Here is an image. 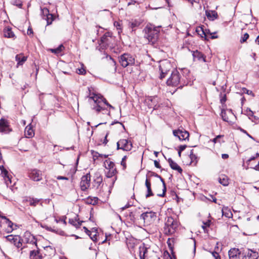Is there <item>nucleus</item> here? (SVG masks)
Here are the masks:
<instances>
[{
  "mask_svg": "<svg viewBox=\"0 0 259 259\" xmlns=\"http://www.w3.org/2000/svg\"><path fill=\"white\" fill-rule=\"evenodd\" d=\"M89 99L92 100L94 102L93 104H92V109L97 113L103 111L104 114L109 115L110 111L106 108V106L110 108L114 109V107L109 104L101 95L93 93L90 94Z\"/></svg>",
  "mask_w": 259,
  "mask_h": 259,
  "instance_id": "obj_1",
  "label": "nucleus"
},
{
  "mask_svg": "<svg viewBox=\"0 0 259 259\" xmlns=\"http://www.w3.org/2000/svg\"><path fill=\"white\" fill-rule=\"evenodd\" d=\"M185 78H186V77H181L178 70H175L171 72L170 76L167 80L166 83L169 86L182 88L187 84Z\"/></svg>",
  "mask_w": 259,
  "mask_h": 259,
  "instance_id": "obj_2",
  "label": "nucleus"
},
{
  "mask_svg": "<svg viewBox=\"0 0 259 259\" xmlns=\"http://www.w3.org/2000/svg\"><path fill=\"white\" fill-rule=\"evenodd\" d=\"M179 226L178 222L171 217H168L165 221L163 232L165 235H171L175 233Z\"/></svg>",
  "mask_w": 259,
  "mask_h": 259,
  "instance_id": "obj_3",
  "label": "nucleus"
},
{
  "mask_svg": "<svg viewBox=\"0 0 259 259\" xmlns=\"http://www.w3.org/2000/svg\"><path fill=\"white\" fill-rule=\"evenodd\" d=\"M156 218V213L153 211H147L141 214L140 218L138 220L140 224H143L144 226H148L154 223Z\"/></svg>",
  "mask_w": 259,
  "mask_h": 259,
  "instance_id": "obj_4",
  "label": "nucleus"
},
{
  "mask_svg": "<svg viewBox=\"0 0 259 259\" xmlns=\"http://www.w3.org/2000/svg\"><path fill=\"white\" fill-rule=\"evenodd\" d=\"M119 62L123 67H126L133 65L135 63V59L132 55L125 53L120 56Z\"/></svg>",
  "mask_w": 259,
  "mask_h": 259,
  "instance_id": "obj_5",
  "label": "nucleus"
},
{
  "mask_svg": "<svg viewBox=\"0 0 259 259\" xmlns=\"http://www.w3.org/2000/svg\"><path fill=\"white\" fill-rule=\"evenodd\" d=\"M6 239L8 242L13 244L17 248H21V250L25 247H22V239L19 235H9L6 237Z\"/></svg>",
  "mask_w": 259,
  "mask_h": 259,
  "instance_id": "obj_6",
  "label": "nucleus"
},
{
  "mask_svg": "<svg viewBox=\"0 0 259 259\" xmlns=\"http://www.w3.org/2000/svg\"><path fill=\"white\" fill-rule=\"evenodd\" d=\"M104 164L106 169L108 170L106 172L107 177L111 178L116 175L117 170L113 162L110 159H107L105 161Z\"/></svg>",
  "mask_w": 259,
  "mask_h": 259,
  "instance_id": "obj_7",
  "label": "nucleus"
},
{
  "mask_svg": "<svg viewBox=\"0 0 259 259\" xmlns=\"http://www.w3.org/2000/svg\"><path fill=\"white\" fill-rule=\"evenodd\" d=\"M171 68L170 63L166 60L162 61L160 62L159 70L160 71V79L165 77V75L170 71Z\"/></svg>",
  "mask_w": 259,
  "mask_h": 259,
  "instance_id": "obj_8",
  "label": "nucleus"
},
{
  "mask_svg": "<svg viewBox=\"0 0 259 259\" xmlns=\"http://www.w3.org/2000/svg\"><path fill=\"white\" fill-rule=\"evenodd\" d=\"M229 259H245L246 254L242 253L238 249L236 248H231L228 252Z\"/></svg>",
  "mask_w": 259,
  "mask_h": 259,
  "instance_id": "obj_9",
  "label": "nucleus"
},
{
  "mask_svg": "<svg viewBox=\"0 0 259 259\" xmlns=\"http://www.w3.org/2000/svg\"><path fill=\"white\" fill-rule=\"evenodd\" d=\"M133 145L130 141L126 139H121L117 143V149H122L124 151H130Z\"/></svg>",
  "mask_w": 259,
  "mask_h": 259,
  "instance_id": "obj_10",
  "label": "nucleus"
},
{
  "mask_svg": "<svg viewBox=\"0 0 259 259\" xmlns=\"http://www.w3.org/2000/svg\"><path fill=\"white\" fill-rule=\"evenodd\" d=\"M0 170H1V176L3 178V180L7 187H12V176L9 174L8 171L5 168L3 165L0 166Z\"/></svg>",
  "mask_w": 259,
  "mask_h": 259,
  "instance_id": "obj_11",
  "label": "nucleus"
},
{
  "mask_svg": "<svg viewBox=\"0 0 259 259\" xmlns=\"http://www.w3.org/2000/svg\"><path fill=\"white\" fill-rule=\"evenodd\" d=\"M91 184V175L87 174L82 176L80 182V187L82 191H86L90 186Z\"/></svg>",
  "mask_w": 259,
  "mask_h": 259,
  "instance_id": "obj_12",
  "label": "nucleus"
},
{
  "mask_svg": "<svg viewBox=\"0 0 259 259\" xmlns=\"http://www.w3.org/2000/svg\"><path fill=\"white\" fill-rule=\"evenodd\" d=\"M29 178L34 181H40L42 179L41 171L37 169H32L28 171Z\"/></svg>",
  "mask_w": 259,
  "mask_h": 259,
  "instance_id": "obj_13",
  "label": "nucleus"
},
{
  "mask_svg": "<svg viewBox=\"0 0 259 259\" xmlns=\"http://www.w3.org/2000/svg\"><path fill=\"white\" fill-rule=\"evenodd\" d=\"M173 134L175 137H177L180 141H184L188 139L189 134L186 131L180 130L173 131Z\"/></svg>",
  "mask_w": 259,
  "mask_h": 259,
  "instance_id": "obj_14",
  "label": "nucleus"
},
{
  "mask_svg": "<svg viewBox=\"0 0 259 259\" xmlns=\"http://www.w3.org/2000/svg\"><path fill=\"white\" fill-rule=\"evenodd\" d=\"M221 115L224 121L229 122L230 118L233 117L234 114L231 109H222Z\"/></svg>",
  "mask_w": 259,
  "mask_h": 259,
  "instance_id": "obj_15",
  "label": "nucleus"
},
{
  "mask_svg": "<svg viewBox=\"0 0 259 259\" xmlns=\"http://www.w3.org/2000/svg\"><path fill=\"white\" fill-rule=\"evenodd\" d=\"M142 22V20L141 19H132L127 20V25L132 29V31H135L136 28L138 27Z\"/></svg>",
  "mask_w": 259,
  "mask_h": 259,
  "instance_id": "obj_16",
  "label": "nucleus"
},
{
  "mask_svg": "<svg viewBox=\"0 0 259 259\" xmlns=\"http://www.w3.org/2000/svg\"><path fill=\"white\" fill-rule=\"evenodd\" d=\"M147 175L148 176H149V177H157V178H158L160 179V180L162 182V185H163L162 193L160 194H157V195L159 197H164L165 195V192H166V185H165V183L164 182V180L161 177V176H160L158 174H156L155 172H154L152 171H149L148 174Z\"/></svg>",
  "mask_w": 259,
  "mask_h": 259,
  "instance_id": "obj_17",
  "label": "nucleus"
},
{
  "mask_svg": "<svg viewBox=\"0 0 259 259\" xmlns=\"http://www.w3.org/2000/svg\"><path fill=\"white\" fill-rule=\"evenodd\" d=\"M157 37V33H145L144 36V42H151L153 44L156 41Z\"/></svg>",
  "mask_w": 259,
  "mask_h": 259,
  "instance_id": "obj_18",
  "label": "nucleus"
},
{
  "mask_svg": "<svg viewBox=\"0 0 259 259\" xmlns=\"http://www.w3.org/2000/svg\"><path fill=\"white\" fill-rule=\"evenodd\" d=\"M145 102L148 104L149 108H153L154 109H156L158 102L157 97H148L146 99Z\"/></svg>",
  "mask_w": 259,
  "mask_h": 259,
  "instance_id": "obj_19",
  "label": "nucleus"
},
{
  "mask_svg": "<svg viewBox=\"0 0 259 259\" xmlns=\"http://www.w3.org/2000/svg\"><path fill=\"white\" fill-rule=\"evenodd\" d=\"M24 237L27 243H29L33 245H34L35 248L37 249L36 240L35 238V237L30 234V232H25L24 234Z\"/></svg>",
  "mask_w": 259,
  "mask_h": 259,
  "instance_id": "obj_20",
  "label": "nucleus"
},
{
  "mask_svg": "<svg viewBox=\"0 0 259 259\" xmlns=\"http://www.w3.org/2000/svg\"><path fill=\"white\" fill-rule=\"evenodd\" d=\"M139 209H135L134 210L131 211L128 213V219L133 223H136L138 214L140 213L139 212Z\"/></svg>",
  "mask_w": 259,
  "mask_h": 259,
  "instance_id": "obj_21",
  "label": "nucleus"
},
{
  "mask_svg": "<svg viewBox=\"0 0 259 259\" xmlns=\"http://www.w3.org/2000/svg\"><path fill=\"white\" fill-rule=\"evenodd\" d=\"M148 252V248L144 243L139 247V254L140 259H145L146 254Z\"/></svg>",
  "mask_w": 259,
  "mask_h": 259,
  "instance_id": "obj_22",
  "label": "nucleus"
},
{
  "mask_svg": "<svg viewBox=\"0 0 259 259\" xmlns=\"http://www.w3.org/2000/svg\"><path fill=\"white\" fill-rule=\"evenodd\" d=\"M198 36L206 40L209 39H215L218 37L217 33H197Z\"/></svg>",
  "mask_w": 259,
  "mask_h": 259,
  "instance_id": "obj_23",
  "label": "nucleus"
},
{
  "mask_svg": "<svg viewBox=\"0 0 259 259\" xmlns=\"http://www.w3.org/2000/svg\"><path fill=\"white\" fill-rule=\"evenodd\" d=\"M193 58L194 61L198 60V61H202L203 62H205V58L203 55V54L199 52L198 51L196 50L193 52L192 54Z\"/></svg>",
  "mask_w": 259,
  "mask_h": 259,
  "instance_id": "obj_24",
  "label": "nucleus"
},
{
  "mask_svg": "<svg viewBox=\"0 0 259 259\" xmlns=\"http://www.w3.org/2000/svg\"><path fill=\"white\" fill-rule=\"evenodd\" d=\"M145 186L147 188V193L146 194V197L148 198L149 197L152 196L153 195V193L152 191L151 188V182L150 180L148 179V176H146V179L145 181Z\"/></svg>",
  "mask_w": 259,
  "mask_h": 259,
  "instance_id": "obj_25",
  "label": "nucleus"
},
{
  "mask_svg": "<svg viewBox=\"0 0 259 259\" xmlns=\"http://www.w3.org/2000/svg\"><path fill=\"white\" fill-rule=\"evenodd\" d=\"M65 50L64 46L61 44L58 47L55 48V49H49L48 50L49 51L51 52L52 53H54L56 55H62V52Z\"/></svg>",
  "mask_w": 259,
  "mask_h": 259,
  "instance_id": "obj_26",
  "label": "nucleus"
},
{
  "mask_svg": "<svg viewBox=\"0 0 259 259\" xmlns=\"http://www.w3.org/2000/svg\"><path fill=\"white\" fill-rule=\"evenodd\" d=\"M27 57L23 56L22 54H18L15 57V60L17 61V66L22 65L27 60Z\"/></svg>",
  "mask_w": 259,
  "mask_h": 259,
  "instance_id": "obj_27",
  "label": "nucleus"
},
{
  "mask_svg": "<svg viewBox=\"0 0 259 259\" xmlns=\"http://www.w3.org/2000/svg\"><path fill=\"white\" fill-rule=\"evenodd\" d=\"M205 14L209 20L213 21L218 18L217 12L215 11L206 10Z\"/></svg>",
  "mask_w": 259,
  "mask_h": 259,
  "instance_id": "obj_28",
  "label": "nucleus"
},
{
  "mask_svg": "<svg viewBox=\"0 0 259 259\" xmlns=\"http://www.w3.org/2000/svg\"><path fill=\"white\" fill-rule=\"evenodd\" d=\"M246 254V257H247L248 259H257L258 257V252L251 249H248V252L244 253Z\"/></svg>",
  "mask_w": 259,
  "mask_h": 259,
  "instance_id": "obj_29",
  "label": "nucleus"
},
{
  "mask_svg": "<svg viewBox=\"0 0 259 259\" xmlns=\"http://www.w3.org/2000/svg\"><path fill=\"white\" fill-rule=\"evenodd\" d=\"M168 162L170 167L174 170H177L180 173L182 172V169L180 167L178 164L174 162L171 158H169L168 160Z\"/></svg>",
  "mask_w": 259,
  "mask_h": 259,
  "instance_id": "obj_30",
  "label": "nucleus"
},
{
  "mask_svg": "<svg viewBox=\"0 0 259 259\" xmlns=\"http://www.w3.org/2000/svg\"><path fill=\"white\" fill-rule=\"evenodd\" d=\"M30 259H42L41 256L40 255L39 251L35 249L31 250L30 252Z\"/></svg>",
  "mask_w": 259,
  "mask_h": 259,
  "instance_id": "obj_31",
  "label": "nucleus"
},
{
  "mask_svg": "<svg viewBox=\"0 0 259 259\" xmlns=\"http://www.w3.org/2000/svg\"><path fill=\"white\" fill-rule=\"evenodd\" d=\"M25 135L27 138L32 137L34 133L30 124L27 125L25 130Z\"/></svg>",
  "mask_w": 259,
  "mask_h": 259,
  "instance_id": "obj_32",
  "label": "nucleus"
},
{
  "mask_svg": "<svg viewBox=\"0 0 259 259\" xmlns=\"http://www.w3.org/2000/svg\"><path fill=\"white\" fill-rule=\"evenodd\" d=\"M8 128L7 121L3 118L0 120V132H6Z\"/></svg>",
  "mask_w": 259,
  "mask_h": 259,
  "instance_id": "obj_33",
  "label": "nucleus"
},
{
  "mask_svg": "<svg viewBox=\"0 0 259 259\" xmlns=\"http://www.w3.org/2000/svg\"><path fill=\"white\" fill-rule=\"evenodd\" d=\"M219 182L223 186H227L229 185V178L226 175H221L219 178Z\"/></svg>",
  "mask_w": 259,
  "mask_h": 259,
  "instance_id": "obj_34",
  "label": "nucleus"
},
{
  "mask_svg": "<svg viewBox=\"0 0 259 259\" xmlns=\"http://www.w3.org/2000/svg\"><path fill=\"white\" fill-rule=\"evenodd\" d=\"M160 26L155 27L151 24H147L145 29H147L148 32H151V31H156V32H160V30L158 29Z\"/></svg>",
  "mask_w": 259,
  "mask_h": 259,
  "instance_id": "obj_35",
  "label": "nucleus"
},
{
  "mask_svg": "<svg viewBox=\"0 0 259 259\" xmlns=\"http://www.w3.org/2000/svg\"><path fill=\"white\" fill-rule=\"evenodd\" d=\"M82 222L78 221L77 217H75V219H70L69 220V223L76 228L79 227Z\"/></svg>",
  "mask_w": 259,
  "mask_h": 259,
  "instance_id": "obj_36",
  "label": "nucleus"
},
{
  "mask_svg": "<svg viewBox=\"0 0 259 259\" xmlns=\"http://www.w3.org/2000/svg\"><path fill=\"white\" fill-rule=\"evenodd\" d=\"M189 156L191 160V163L193 165H196L197 162V157L193 153V150H191Z\"/></svg>",
  "mask_w": 259,
  "mask_h": 259,
  "instance_id": "obj_37",
  "label": "nucleus"
},
{
  "mask_svg": "<svg viewBox=\"0 0 259 259\" xmlns=\"http://www.w3.org/2000/svg\"><path fill=\"white\" fill-rule=\"evenodd\" d=\"M222 214L228 218H232L233 215L232 212L227 207L222 209Z\"/></svg>",
  "mask_w": 259,
  "mask_h": 259,
  "instance_id": "obj_38",
  "label": "nucleus"
},
{
  "mask_svg": "<svg viewBox=\"0 0 259 259\" xmlns=\"http://www.w3.org/2000/svg\"><path fill=\"white\" fill-rule=\"evenodd\" d=\"M6 223L8 226V228L7 229V232L8 233L11 232L13 230V223L9 219H7V222H6Z\"/></svg>",
  "mask_w": 259,
  "mask_h": 259,
  "instance_id": "obj_39",
  "label": "nucleus"
},
{
  "mask_svg": "<svg viewBox=\"0 0 259 259\" xmlns=\"http://www.w3.org/2000/svg\"><path fill=\"white\" fill-rule=\"evenodd\" d=\"M211 221L207 220L205 222H203V225L202 226V228L205 233H207L208 230L207 229V227H209L211 224Z\"/></svg>",
  "mask_w": 259,
  "mask_h": 259,
  "instance_id": "obj_40",
  "label": "nucleus"
},
{
  "mask_svg": "<svg viewBox=\"0 0 259 259\" xmlns=\"http://www.w3.org/2000/svg\"><path fill=\"white\" fill-rule=\"evenodd\" d=\"M44 19L47 21V25H49L51 24L54 20V16L52 14H50L45 18H44Z\"/></svg>",
  "mask_w": 259,
  "mask_h": 259,
  "instance_id": "obj_41",
  "label": "nucleus"
},
{
  "mask_svg": "<svg viewBox=\"0 0 259 259\" xmlns=\"http://www.w3.org/2000/svg\"><path fill=\"white\" fill-rule=\"evenodd\" d=\"M111 33H104V35L101 37V41L102 43H107L108 41V37H111Z\"/></svg>",
  "mask_w": 259,
  "mask_h": 259,
  "instance_id": "obj_42",
  "label": "nucleus"
},
{
  "mask_svg": "<svg viewBox=\"0 0 259 259\" xmlns=\"http://www.w3.org/2000/svg\"><path fill=\"white\" fill-rule=\"evenodd\" d=\"M98 198L96 197H94V198H92L91 197H89L87 200V202L88 204H91L92 205L96 204L98 202Z\"/></svg>",
  "mask_w": 259,
  "mask_h": 259,
  "instance_id": "obj_43",
  "label": "nucleus"
},
{
  "mask_svg": "<svg viewBox=\"0 0 259 259\" xmlns=\"http://www.w3.org/2000/svg\"><path fill=\"white\" fill-rule=\"evenodd\" d=\"M97 230H95V231H93L92 233L91 232L88 235L90 236L91 239L94 241H96L97 240Z\"/></svg>",
  "mask_w": 259,
  "mask_h": 259,
  "instance_id": "obj_44",
  "label": "nucleus"
},
{
  "mask_svg": "<svg viewBox=\"0 0 259 259\" xmlns=\"http://www.w3.org/2000/svg\"><path fill=\"white\" fill-rule=\"evenodd\" d=\"M126 245L128 248L131 250L135 247V243L132 240H128L126 242Z\"/></svg>",
  "mask_w": 259,
  "mask_h": 259,
  "instance_id": "obj_45",
  "label": "nucleus"
},
{
  "mask_svg": "<svg viewBox=\"0 0 259 259\" xmlns=\"http://www.w3.org/2000/svg\"><path fill=\"white\" fill-rule=\"evenodd\" d=\"M11 3L19 8H21L22 6V3L20 0H12Z\"/></svg>",
  "mask_w": 259,
  "mask_h": 259,
  "instance_id": "obj_46",
  "label": "nucleus"
},
{
  "mask_svg": "<svg viewBox=\"0 0 259 259\" xmlns=\"http://www.w3.org/2000/svg\"><path fill=\"white\" fill-rule=\"evenodd\" d=\"M42 15L44 17V18H45L46 16H47L49 13V10L46 8H44L41 9Z\"/></svg>",
  "mask_w": 259,
  "mask_h": 259,
  "instance_id": "obj_47",
  "label": "nucleus"
},
{
  "mask_svg": "<svg viewBox=\"0 0 259 259\" xmlns=\"http://www.w3.org/2000/svg\"><path fill=\"white\" fill-rule=\"evenodd\" d=\"M223 137V136H222V135H218L215 138H214L212 140V141L214 143H221L222 142L220 139H222Z\"/></svg>",
  "mask_w": 259,
  "mask_h": 259,
  "instance_id": "obj_48",
  "label": "nucleus"
},
{
  "mask_svg": "<svg viewBox=\"0 0 259 259\" xmlns=\"http://www.w3.org/2000/svg\"><path fill=\"white\" fill-rule=\"evenodd\" d=\"M39 202V199L32 198L30 200V205L35 206Z\"/></svg>",
  "mask_w": 259,
  "mask_h": 259,
  "instance_id": "obj_49",
  "label": "nucleus"
},
{
  "mask_svg": "<svg viewBox=\"0 0 259 259\" xmlns=\"http://www.w3.org/2000/svg\"><path fill=\"white\" fill-rule=\"evenodd\" d=\"M4 37L13 39L16 37L14 33H4Z\"/></svg>",
  "mask_w": 259,
  "mask_h": 259,
  "instance_id": "obj_50",
  "label": "nucleus"
},
{
  "mask_svg": "<svg viewBox=\"0 0 259 259\" xmlns=\"http://www.w3.org/2000/svg\"><path fill=\"white\" fill-rule=\"evenodd\" d=\"M76 73L79 74L83 75V74H85L86 71L84 68L82 67L81 68L77 69L76 70Z\"/></svg>",
  "mask_w": 259,
  "mask_h": 259,
  "instance_id": "obj_51",
  "label": "nucleus"
},
{
  "mask_svg": "<svg viewBox=\"0 0 259 259\" xmlns=\"http://www.w3.org/2000/svg\"><path fill=\"white\" fill-rule=\"evenodd\" d=\"M249 38L248 33H244L243 36H242L240 39V42L243 43L245 42Z\"/></svg>",
  "mask_w": 259,
  "mask_h": 259,
  "instance_id": "obj_52",
  "label": "nucleus"
},
{
  "mask_svg": "<svg viewBox=\"0 0 259 259\" xmlns=\"http://www.w3.org/2000/svg\"><path fill=\"white\" fill-rule=\"evenodd\" d=\"M66 217H63L62 218L60 219L59 220L56 219L55 221L57 223H58L59 222H63V223L64 225H66L67 223L66 222Z\"/></svg>",
  "mask_w": 259,
  "mask_h": 259,
  "instance_id": "obj_53",
  "label": "nucleus"
},
{
  "mask_svg": "<svg viewBox=\"0 0 259 259\" xmlns=\"http://www.w3.org/2000/svg\"><path fill=\"white\" fill-rule=\"evenodd\" d=\"M221 96H222L221 98L220 102L222 104H224L226 101V95H224L223 96L222 94H221Z\"/></svg>",
  "mask_w": 259,
  "mask_h": 259,
  "instance_id": "obj_54",
  "label": "nucleus"
},
{
  "mask_svg": "<svg viewBox=\"0 0 259 259\" xmlns=\"http://www.w3.org/2000/svg\"><path fill=\"white\" fill-rule=\"evenodd\" d=\"M246 114L249 118H250V117H252L253 116V112L251 110H250V109L248 110H246Z\"/></svg>",
  "mask_w": 259,
  "mask_h": 259,
  "instance_id": "obj_55",
  "label": "nucleus"
},
{
  "mask_svg": "<svg viewBox=\"0 0 259 259\" xmlns=\"http://www.w3.org/2000/svg\"><path fill=\"white\" fill-rule=\"evenodd\" d=\"M212 255L215 259H221L218 253L215 251H213L212 252Z\"/></svg>",
  "mask_w": 259,
  "mask_h": 259,
  "instance_id": "obj_56",
  "label": "nucleus"
},
{
  "mask_svg": "<svg viewBox=\"0 0 259 259\" xmlns=\"http://www.w3.org/2000/svg\"><path fill=\"white\" fill-rule=\"evenodd\" d=\"M110 59L111 60V65H113L114 67V71H116V68L115 67V65H116V62L115 61V60L112 59L111 57H110Z\"/></svg>",
  "mask_w": 259,
  "mask_h": 259,
  "instance_id": "obj_57",
  "label": "nucleus"
},
{
  "mask_svg": "<svg viewBox=\"0 0 259 259\" xmlns=\"http://www.w3.org/2000/svg\"><path fill=\"white\" fill-rule=\"evenodd\" d=\"M186 147L187 146L185 145H180L179 147V150H180V152H182L186 149Z\"/></svg>",
  "mask_w": 259,
  "mask_h": 259,
  "instance_id": "obj_58",
  "label": "nucleus"
},
{
  "mask_svg": "<svg viewBox=\"0 0 259 259\" xmlns=\"http://www.w3.org/2000/svg\"><path fill=\"white\" fill-rule=\"evenodd\" d=\"M57 179L59 180H68V178L66 177H63V176H58L57 177Z\"/></svg>",
  "mask_w": 259,
  "mask_h": 259,
  "instance_id": "obj_59",
  "label": "nucleus"
},
{
  "mask_svg": "<svg viewBox=\"0 0 259 259\" xmlns=\"http://www.w3.org/2000/svg\"><path fill=\"white\" fill-rule=\"evenodd\" d=\"M154 165L156 167H157L158 168H160L161 167L160 164L158 161L154 160Z\"/></svg>",
  "mask_w": 259,
  "mask_h": 259,
  "instance_id": "obj_60",
  "label": "nucleus"
},
{
  "mask_svg": "<svg viewBox=\"0 0 259 259\" xmlns=\"http://www.w3.org/2000/svg\"><path fill=\"white\" fill-rule=\"evenodd\" d=\"M200 31H202L203 33L205 32L202 27H197L196 29L195 32H199Z\"/></svg>",
  "mask_w": 259,
  "mask_h": 259,
  "instance_id": "obj_61",
  "label": "nucleus"
},
{
  "mask_svg": "<svg viewBox=\"0 0 259 259\" xmlns=\"http://www.w3.org/2000/svg\"><path fill=\"white\" fill-rule=\"evenodd\" d=\"M131 206V205L128 204H127L126 205H125L123 207H122L120 208V209L123 211L124 210H125V209L130 207V206Z\"/></svg>",
  "mask_w": 259,
  "mask_h": 259,
  "instance_id": "obj_62",
  "label": "nucleus"
},
{
  "mask_svg": "<svg viewBox=\"0 0 259 259\" xmlns=\"http://www.w3.org/2000/svg\"><path fill=\"white\" fill-rule=\"evenodd\" d=\"M108 133H107L106 136H105V139H104V141L103 142V143L104 144H106L107 143V142H108V140H107V137L108 136Z\"/></svg>",
  "mask_w": 259,
  "mask_h": 259,
  "instance_id": "obj_63",
  "label": "nucleus"
},
{
  "mask_svg": "<svg viewBox=\"0 0 259 259\" xmlns=\"http://www.w3.org/2000/svg\"><path fill=\"white\" fill-rule=\"evenodd\" d=\"M6 31H8V32H10L11 31V28L9 26L8 27H6L5 29H4V32H6Z\"/></svg>",
  "mask_w": 259,
  "mask_h": 259,
  "instance_id": "obj_64",
  "label": "nucleus"
}]
</instances>
